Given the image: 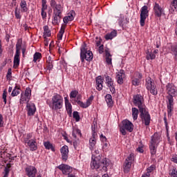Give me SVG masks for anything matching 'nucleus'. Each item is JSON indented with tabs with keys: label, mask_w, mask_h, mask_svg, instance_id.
Wrapping results in <instances>:
<instances>
[{
	"label": "nucleus",
	"mask_w": 177,
	"mask_h": 177,
	"mask_svg": "<svg viewBox=\"0 0 177 177\" xmlns=\"http://www.w3.org/2000/svg\"><path fill=\"white\" fill-rule=\"evenodd\" d=\"M44 147L47 150H51V151H55L56 150L55 149V147H53V145L50 143V142L47 141L44 143Z\"/></svg>",
	"instance_id": "obj_32"
},
{
	"label": "nucleus",
	"mask_w": 177,
	"mask_h": 177,
	"mask_svg": "<svg viewBox=\"0 0 177 177\" xmlns=\"http://www.w3.org/2000/svg\"><path fill=\"white\" fill-rule=\"evenodd\" d=\"M3 127V116L0 113V128Z\"/></svg>",
	"instance_id": "obj_57"
},
{
	"label": "nucleus",
	"mask_w": 177,
	"mask_h": 177,
	"mask_svg": "<svg viewBox=\"0 0 177 177\" xmlns=\"http://www.w3.org/2000/svg\"><path fill=\"white\" fill-rule=\"evenodd\" d=\"M68 21H70V19L68 18V17H64V23H65V24H67V23H68Z\"/></svg>",
	"instance_id": "obj_64"
},
{
	"label": "nucleus",
	"mask_w": 177,
	"mask_h": 177,
	"mask_svg": "<svg viewBox=\"0 0 177 177\" xmlns=\"http://www.w3.org/2000/svg\"><path fill=\"white\" fill-rule=\"evenodd\" d=\"M142 73L136 72L134 75L131 78V84L134 86H139L140 82L142 81Z\"/></svg>",
	"instance_id": "obj_14"
},
{
	"label": "nucleus",
	"mask_w": 177,
	"mask_h": 177,
	"mask_svg": "<svg viewBox=\"0 0 177 177\" xmlns=\"http://www.w3.org/2000/svg\"><path fill=\"white\" fill-rule=\"evenodd\" d=\"M117 37V30H113L110 33H108L105 35V39L109 41V39H113V38Z\"/></svg>",
	"instance_id": "obj_28"
},
{
	"label": "nucleus",
	"mask_w": 177,
	"mask_h": 177,
	"mask_svg": "<svg viewBox=\"0 0 177 177\" xmlns=\"http://www.w3.org/2000/svg\"><path fill=\"white\" fill-rule=\"evenodd\" d=\"M98 52L100 54H102V53H103V52H104V48L103 44H102L101 46H99Z\"/></svg>",
	"instance_id": "obj_59"
},
{
	"label": "nucleus",
	"mask_w": 177,
	"mask_h": 177,
	"mask_svg": "<svg viewBox=\"0 0 177 177\" xmlns=\"http://www.w3.org/2000/svg\"><path fill=\"white\" fill-rule=\"evenodd\" d=\"M20 6L21 8V12H26L27 10H28V8H27V3L26 2V0H21L20 3Z\"/></svg>",
	"instance_id": "obj_35"
},
{
	"label": "nucleus",
	"mask_w": 177,
	"mask_h": 177,
	"mask_svg": "<svg viewBox=\"0 0 177 177\" xmlns=\"http://www.w3.org/2000/svg\"><path fill=\"white\" fill-rule=\"evenodd\" d=\"M51 35V32H50V30H46L44 32V38H46V37H50Z\"/></svg>",
	"instance_id": "obj_55"
},
{
	"label": "nucleus",
	"mask_w": 177,
	"mask_h": 177,
	"mask_svg": "<svg viewBox=\"0 0 177 177\" xmlns=\"http://www.w3.org/2000/svg\"><path fill=\"white\" fill-rule=\"evenodd\" d=\"M8 94V92H6V91H4L3 93V100L5 103V104H6V95Z\"/></svg>",
	"instance_id": "obj_58"
},
{
	"label": "nucleus",
	"mask_w": 177,
	"mask_h": 177,
	"mask_svg": "<svg viewBox=\"0 0 177 177\" xmlns=\"http://www.w3.org/2000/svg\"><path fill=\"white\" fill-rule=\"evenodd\" d=\"M164 122H165V125L166 127V129L168 130V122H167V117L165 116L163 118Z\"/></svg>",
	"instance_id": "obj_62"
},
{
	"label": "nucleus",
	"mask_w": 177,
	"mask_h": 177,
	"mask_svg": "<svg viewBox=\"0 0 177 177\" xmlns=\"http://www.w3.org/2000/svg\"><path fill=\"white\" fill-rule=\"evenodd\" d=\"M25 171L28 177H35L37 175V168L34 166H28L26 167Z\"/></svg>",
	"instance_id": "obj_16"
},
{
	"label": "nucleus",
	"mask_w": 177,
	"mask_h": 177,
	"mask_svg": "<svg viewBox=\"0 0 177 177\" xmlns=\"http://www.w3.org/2000/svg\"><path fill=\"white\" fill-rule=\"evenodd\" d=\"M23 93L27 96V98L31 99V88H30V87H27L25 90V93Z\"/></svg>",
	"instance_id": "obj_41"
},
{
	"label": "nucleus",
	"mask_w": 177,
	"mask_h": 177,
	"mask_svg": "<svg viewBox=\"0 0 177 177\" xmlns=\"http://www.w3.org/2000/svg\"><path fill=\"white\" fill-rule=\"evenodd\" d=\"M139 112L142 124L146 127H149L151 121V117L150 116V113H149V110L147 108H144L143 109H140Z\"/></svg>",
	"instance_id": "obj_6"
},
{
	"label": "nucleus",
	"mask_w": 177,
	"mask_h": 177,
	"mask_svg": "<svg viewBox=\"0 0 177 177\" xmlns=\"http://www.w3.org/2000/svg\"><path fill=\"white\" fill-rule=\"evenodd\" d=\"M64 30H66V26H62L61 29L57 35L58 39H62L63 35L64 34Z\"/></svg>",
	"instance_id": "obj_38"
},
{
	"label": "nucleus",
	"mask_w": 177,
	"mask_h": 177,
	"mask_svg": "<svg viewBox=\"0 0 177 177\" xmlns=\"http://www.w3.org/2000/svg\"><path fill=\"white\" fill-rule=\"evenodd\" d=\"M100 138L102 142H106L107 140V138H106V136H103V134H101Z\"/></svg>",
	"instance_id": "obj_61"
},
{
	"label": "nucleus",
	"mask_w": 177,
	"mask_h": 177,
	"mask_svg": "<svg viewBox=\"0 0 177 177\" xmlns=\"http://www.w3.org/2000/svg\"><path fill=\"white\" fill-rule=\"evenodd\" d=\"M154 170V167L151 166L147 168V172L145 174V175H150L151 172H153V171Z\"/></svg>",
	"instance_id": "obj_54"
},
{
	"label": "nucleus",
	"mask_w": 177,
	"mask_h": 177,
	"mask_svg": "<svg viewBox=\"0 0 177 177\" xmlns=\"http://www.w3.org/2000/svg\"><path fill=\"white\" fill-rule=\"evenodd\" d=\"M157 145L149 143V150L151 156H155L156 153H157Z\"/></svg>",
	"instance_id": "obj_30"
},
{
	"label": "nucleus",
	"mask_w": 177,
	"mask_h": 177,
	"mask_svg": "<svg viewBox=\"0 0 177 177\" xmlns=\"http://www.w3.org/2000/svg\"><path fill=\"white\" fill-rule=\"evenodd\" d=\"M74 16H75V12L74 10L71 11V12L68 15L67 17L71 21L74 20Z\"/></svg>",
	"instance_id": "obj_44"
},
{
	"label": "nucleus",
	"mask_w": 177,
	"mask_h": 177,
	"mask_svg": "<svg viewBox=\"0 0 177 177\" xmlns=\"http://www.w3.org/2000/svg\"><path fill=\"white\" fill-rule=\"evenodd\" d=\"M120 131L122 135L125 136V135H127V131H128V132H132V131H133V124L128 120H124L122 122V127H120Z\"/></svg>",
	"instance_id": "obj_7"
},
{
	"label": "nucleus",
	"mask_w": 177,
	"mask_h": 177,
	"mask_svg": "<svg viewBox=\"0 0 177 177\" xmlns=\"http://www.w3.org/2000/svg\"><path fill=\"white\" fill-rule=\"evenodd\" d=\"M171 55H174L175 57L177 56V45H173L170 48Z\"/></svg>",
	"instance_id": "obj_40"
},
{
	"label": "nucleus",
	"mask_w": 177,
	"mask_h": 177,
	"mask_svg": "<svg viewBox=\"0 0 177 177\" xmlns=\"http://www.w3.org/2000/svg\"><path fill=\"white\" fill-rule=\"evenodd\" d=\"M20 64V53H15L14 57V66H19Z\"/></svg>",
	"instance_id": "obj_31"
},
{
	"label": "nucleus",
	"mask_w": 177,
	"mask_h": 177,
	"mask_svg": "<svg viewBox=\"0 0 177 177\" xmlns=\"http://www.w3.org/2000/svg\"><path fill=\"white\" fill-rule=\"evenodd\" d=\"M52 62H55V60L52 59V57L51 56H49L47 59H46V63L47 64L48 63H51Z\"/></svg>",
	"instance_id": "obj_63"
},
{
	"label": "nucleus",
	"mask_w": 177,
	"mask_h": 177,
	"mask_svg": "<svg viewBox=\"0 0 177 177\" xmlns=\"http://www.w3.org/2000/svg\"><path fill=\"white\" fill-rule=\"evenodd\" d=\"M25 143L30 147L31 151H35L38 147L37 146V142L34 140H25Z\"/></svg>",
	"instance_id": "obj_22"
},
{
	"label": "nucleus",
	"mask_w": 177,
	"mask_h": 177,
	"mask_svg": "<svg viewBox=\"0 0 177 177\" xmlns=\"http://www.w3.org/2000/svg\"><path fill=\"white\" fill-rule=\"evenodd\" d=\"M96 138H97V133H96L95 129L92 127V136L89 140V149L91 151L94 150L96 146Z\"/></svg>",
	"instance_id": "obj_12"
},
{
	"label": "nucleus",
	"mask_w": 177,
	"mask_h": 177,
	"mask_svg": "<svg viewBox=\"0 0 177 177\" xmlns=\"http://www.w3.org/2000/svg\"><path fill=\"white\" fill-rule=\"evenodd\" d=\"M124 77H125V73H124V71L121 70L116 75L118 84L120 85H122V84H124Z\"/></svg>",
	"instance_id": "obj_23"
},
{
	"label": "nucleus",
	"mask_w": 177,
	"mask_h": 177,
	"mask_svg": "<svg viewBox=\"0 0 177 177\" xmlns=\"http://www.w3.org/2000/svg\"><path fill=\"white\" fill-rule=\"evenodd\" d=\"M155 15L157 16V17H161L162 16V13H164V10H162V8L160 6V5L157 3H155V6L153 7Z\"/></svg>",
	"instance_id": "obj_21"
},
{
	"label": "nucleus",
	"mask_w": 177,
	"mask_h": 177,
	"mask_svg": "<svg viewBox=\"0 0 177 177\" xmlns=\"http://www.w3.org/2000/svg\"><path fill=\"white\" fill-rule=\"evenodd\" d=\"M63 97L59 94H55L51 99V107L52 110H60L63 107Z\"/></svg>",
	"instance_id": "obj_4"
},
{
	"label": "nucleus",
	"mask_w": 177,
	"mask_h": 177,
	"mask_svg": "<svg viewBox=\"0 0 177 177\" xmlns=\"http://www.w3.org/2000/svg\"><path fill=\"white\" fill-rule=\"evenodd\" d=\"M41 15L42 19L45 20V19H46V12H45V10H41Z\"/></svg>",
	"instance_id": "obj_60"
},
{
	"label": "nucleus",
	"mask_w": 177,
	"mask_h": 177,
	"mask_svg": "<svg viewBox=\"0 0 177 177\" xmlns=\"http://www.w3.org/2000/svg\"><path fill=\"white\" fill-rule=\"evenodd\" d=\"M80 59L82 63H84L85 60L91 62L93 59V54L91 50L86 49V44H84L80 48Z\"/></svg>",
	"instance_id": "obj_5"
},
{
	"label": "nucleus",
	"mask_w": 177,
	"mask_h": 177,
	"mask_svg": "<svg viewBox=\"0 0 177 177\" xmlns=\"http://www.w3.org/2000/svg\"><path fill=\"white\" fill-rule=\"evenodd\" d=\"M146 57L147 60H154V59H156V55L152 52L147 51Z\"/></svg>",
	"instance_id": "obj_39"
},
{
	"label": "nucleus",
	"mask_w": 177,
	"mask_h": 177,
	"mask_svg": "<svg viewBox=\"0 0 177 177\" xmlns=\"http://www.w3.org/2000/svg\"><path fill=\"white\" fill-rule=\"evenodd\" d=\"M17 95H20V86L16 84L12 91L11 96H12V97H15V96H17Z\"/></svg>",
	"instance_id": "obj_29"
},
{
	"label": "nucleus",
	"mask_w": 177,
	"mask_h": 177,
	"mask_svg": "<svg viewBox=\"0 0 177 177\" xmlns=\"http://www.w3.org/2000/svg\"><path fill=\"white\" fill-rule=\"evenodd\" d=\"M57 168L62 171L63 175H69L73 172V167L68 165L62 164Z\"/></svg>",
	"instance_id": "obj_13"
},
{
	"label": "nucleus",
	"mask_w": 177,
	"mask_h": 177,
	"mask_svg": "<svg viewBox=\"0 0 177 177\" xmlns=\"http://www.w3.org/2000/svg\"><path fill=\"white\" fill-rule=\"evenodd\" d=\"M28 115L31 116L35 114L37 111V108L35 107V104L34 103H28L26 105Z\"/></svg>",
	"instance_id": "obj_19"
},
{
	"label": "nucleus",
	"mask_w": 177,
	"mask_h": 177,
	"mask_svg": "<svg viewBox=\"0 0 177 177\" xmlns=\"http://www.w3.org/2000/svg\"><path fill=\"white\" fill-rule=\"evenodd\" d=\"M105 59H106V63L108 64V66H112V59H111V54H110V51H109V49L105 50Z\"/></svg>",
	"instance_id": "obj_26"
},
{
	"label": "nucleus",
	"mask_w": 177,
	"mask_h": 177,
	"mask_svg": "<svg viewBox=\"0 0 177 177\" xmlns=\"http://www.w3.org/2000/svg\"><path fill=\"white\" fill-rule=\"evenodd\" d=\"M149 7L147 6H144L141 8L140 10V24L141 27H145V23L146 21V19L149 17Z\"/></svg>",
	"instance_id": "obj_10"
},
{
	"label": "nucleus",
	"mask_w": 177,
	"mask_h": 177,
	"mask_svg": "<svg viewBox=\"0 0 177 177\" xmlns=\"http://www.w3.org/2000/svg\"><path fill=\"white\" fill-rule=\"evenodd\" d=\"M171 12H176L177 10V0H173L171 5Z\"/></svg>",
	"instance_id": "obj_37"
},
{
	"label": "nucleus",
	"mask_w": 177,
	"mask_h": 177,
	"mask_svg": "<svg viewBox=\"0 0 177 177\" xmlns=\"http://www.w3.org/2000/svg\"><path fill=\"white\" fill-rule=\"evenodd\" d=\"M105 81L106 86L109 88L111 93H115V86H114V81H113V79L111 78L110 76L106 75L105 76Z\"/></svg>",
	"instance_id": "obj_15"
},
{
	"label": "nucleus",
	"mask_w": 177,
	"mask_h": 177,
	"mask_svg": "<svg viewBox=\"0 0 177 177\" xmlns=\"http://www.w3.org/2000/svg\"><path fill=\"white\" fill-rule=\"evenodd\" d=\"M41 57H42V55L40 53H35L33 55V62L36 63L37 60H38V59H41Z\"/></svg>",
	"instance_id": "obj_42"
},
{
	"label": "nucleus",
	"mask_w": 177,
	"mask_h": 177,
	"mask_svg": "<svg viewBox=\"0 0 177 177\" xmlns=\"http://www.w3.org/2000/svg\"><path fill=\"white\" fill-rule=\"evenodd\" d=\"M147 89L151 93V95H157L158 92L157 91V87L156 86V84L154 83V80L151 77H147L146 79L145 84Z\"/></svg>",
	"instance_id": "obj_9"
},
{
	"label": "nucleus",
	"mask_w": 177,
	"mask_h": 177,
	"mask_svg": "<svg viewBox=\"0 0 177 177\" xmlns=\"http://www.w3.org/2000/svg\"><path fill=\"white\" fill-rule=\"evenodd\" d=\"M166 99L167 100V115L171 117L172 115V111H174V97L177 96V88L173 83H168L166 85Z\"/></svg>",
	"instance_id": "obj_1"
},
{
	"label": "nucleus",
	"mask_w": 177,
	"mask_h": 177,
	"mask_svg": "<svg viewBox=\"0 0 177 177\" xmlns=\"http://www.w3.org/2000/svg\"><path fill=\"white\" fill-rule=\"evenodd\" d=\"M7 80H10L12 78V68H8V73L6 75Z\"/></svg>",
	"instance_id": "obj_50"
},
{
	"label": "nucleus",
	"mask_w": 177,
	"mask_h": 177,
	"mask_svg": "<svg viewBox=\"0 0 177 177\" xmlns=\"http://www.w3.org/2000/svg\"><path fill=\"white\" fill-rule=\"evenodd\" d=\"M118 24L120 27H124V17L118 19Z\"/></svg>",
	"instance_id": "obj_52"
},
{
	"label": "nucleus",
	"mask_w": 177,
	"mask_h": 177,
	"mask_svg": "<svg viewBox=\"0 0 177 177\" xmlns=\"http://www.w3.org/2000/svg\"><path fill=\"white\" fill-rule=\"evenodd\" d=\"M171 161L174 162V164H177V155H173Z\"/></svg>",
	"instance_id": "obj_56"
},
{
	"label": "nucleus",
	"mask_w": 177,
	"mask_h": 177,
	"mask_svg": "<svg viewBox=\"0 0 177 177\" xmlns=\"http://www.w3.org/2000/svg\"><path fill=\"white\" fill-rule=\"evenodd\" d=\"M9 167H6L4 169L3 177H8L9 176Z\"/></svg>",
	"instance_id": "obj_51"
},
{
	"label": "nucleus",
	"mask_w": 177,
	"mask_h": 177,
	"mask_svg": "<svg viewBox=\"0 0 177 177\" xmlns=\"http://www.w3.org/2000/svg\"><path fill=\"white\" fill-rule=\"evenodd\" d=\"M133 162V153H131L125 160L123 165V171L124 174H128L131 171L132 162Z\"/></svg>",
	"instance_id": "obj_11"
},
{
	"label": "nucleus",
	"mask_w": 177,
	"mask_h": 177,
	"mask_svg": "<svg viewBox=\"0 0 177 177\" xmlns=\"http://www.w3.org/2000/svg\"><path fill=\"white\" fill-rule=\"evenodd\" d=\"M169 175L171 177H177L176 169H172L171 170H170Z\"/></svg>",
	"instance_id": "obj_46"
},
{
	"label": "nucleus",
	"mask_w": 177,
	"mask_h": 177,
	"mask_svg": "<svg viewBox=\"0 0 177 177\" xmlns=\"http://www.w3.org/2000/svg\"><path fill=\"white\" fill-rule=\"evenodd\" d=\"M77 135H78V136H81V130L80 129H76V130L73 131L72 136L75 139H77Z\"/></svg>",
	"instance_id": "obj_43"
},
{
	"label": "nucleus",
	"mask_w": 177,
	"mask_h": 177,
	"mask_svg": "<svg viewBox=\"0 0 177 177\" xmlns=\"http://www.w3.org/2000/svg\"><path fill=\"white\" fill-rule=\"evenodd\" d=\"M73 118H75V120L77 122H78V121H80V113H78V111L73 112Z\"/></svg>",
	"instance_id": "obj_47"
},
{
	"label": "nucleus",
	"mask_w": 177,
	"mask_h": 177,
	"mask_svg": "<svg viewBox=\"0 0 177 177\" xmlns=\"http://www.w3.org/2000/svg\"><path fill=\"white\" fill-rule=\"evenodd\" d=\"M64 100L66 110L69 117H71V115L73 114V106L71 105V103H70V102L68 101V98L67 97H64Z\"/></svg>",
	"instance_id": "obj_20"
},
{
	"label": "nucleus",
	"mask_w": 177,
	"mask_h": 177,
	"mask_svg": "<svg viewBox=\"0 0 177 177\" xmlns=\"http://www.w3.org/2000/svg\"><path fill=\"white\" fill-rule=\"evenodd\" d=\"M15 13L17 19H21V15H20V12L17 11V8H16Z\"/></svg>",
	"instance_id": "obj_53"
},
{
	"label": "nucleus",
	"mask_w": 177,
	"mask_h": 177,
	"mask_svg": "<svg viewBox=\"0 0 177 177\" xmlns=\"http://www.w3.org/2000/svg\"><path fill=\"white\" fill-rule=\"evenodd\" d=\"M133 103L138 107V110H143V109H146V105L145 104V100L143 97L139 94H137L133 97Z\"/></svg>",
	"instance_id": "obj_8"
},
{
	"label": "nucleus",
	"mask_w": 177,
	"mask_h": 177,
	"mask_svg": "<svg viewBox=\"0 0 177 177\" xmlns=\"http://www.w3.org/2000/svg\"><path fill=\"white\" fill-rule=\"evenodd\" d=\"M53 63L54 62H48V64H46L47 70H52L53 68Z\"/></svg>",
	"instance_id": "obj_49"
},
{
	"label": "nucleus",
	"mask_w": 177,
	"mask_h": 177,
	"mask_svg": "<svg viewBox=\"0 0 177 177\" xmlns=\"http://www.w3.org/2000/svg\"><path fill=\"white\" fill-rule=\"evenodd\" d=\"M22 44L23 41L21 40V39H19L16 44V53H20V49H21Z\"/></svg>",
	"instance_id": "obj_36"
},
{
	"label": "nucleus",
	"mask_w": 177,
	"mask_h": 177,
	"mask_svg": "<svg viewBox=\"0 0 177 177\" xmlns=\"http://www.w3.org/2000/svg\"><path fill=\"white\" fill-rule=\"evenodd\" d=\"M110 165L109 159L104 158L102 160H96L95 159L91 161V167L92 169H99L102 168L104 171H107V167Z\"/></svg>",
	"instance_id": "obj_3"
},
{
	"label": "nucleus",
	"mask_w": 177,
	"mask_h": 177,
	"mask_svg": "<svg viewBox=\"0 0 177 177\" xmlns=\"http://www.w3.org/2000/svg\"><path fill=\"white\" fill-rule=\"evenodd\" d=\"M62 161L68 160V146L64 145L60 149Z\"/></svg>",
	"instance_id": "obj_17"
},
{
	"label": "nucleus",
	"mask_w": 177,
	"mask_h": 177,
	"mask_svg": "<svg viewBox=\"0 0 177 177\" xmlns=\"http://www.w3.org/2000/svg\"><path fill=\"white\" fill-rule=\"evenodd\" d=\"M93 95H91L88 98L86 103H84L83 102L78 100L77 102V104L80 106V107H82V109H87V107H89L90 104H92V101L93 100Z\"/></svg>",
	"instance_id": "obj_18"
},
{
	"label": "nucleus",
	"mask_w": 177,
	"mask_h": 177,
	"mask_svg": "<svg viewBox=\"0 0 177 177\" xmlns=\"http://www.w3.org/2000/svg\"><path fill=\"white\" fill-rule=\"evenodd\" d=\"M105 100L108 107H113L114 102H113V97L110 94H107L105 96Z\"/></svg>",
	"instance_id": "obj_27"
},
{
	"label": "nucleus",
	"mask_w": 177,
	"mask_h": 177,
	"mask_svg": "<svg viewBox=\"0 0 177 177\" xmlns=\"http://www.w3.org/2000/svg\"><path fill=\"white\" fill-rule=\"evenodd\" d=\"M104 79L102 78V76H98L96 78V89L97 91H102L103 89V82Z\"/></svg>",
	"instance_id": "obj_25"
},
{
	"label": "nucleus",
	"mask_w": 177,
	"mask_h": 177,
	"mask_svg": "<svg viewBox=\"0 0 177 177\" xmlns=\"http://www.w3.org/2000/svg\"><path fill=\"white\" fill-rule=\"evenodd\" d=\"M77 95H78V91H76V90L72 91L70 93L71 99L77 97Z\"/></svg>",
	"instance_id": "obj_45"
},
{
	"label": "nucleus",
	"mask_w": 177,
	"mask_h": 177,
	"mask_svg": "<svg viewBox=\"0 0 177 177\" xmlns=\"http://www.w3.org/2000/svg\"><path fill=\"white\" fill-rule=\"evenodd\" d=\"M50 5L53 8V21L52 23L53 26L59 25L62 20V13H63V6L62 4L56 2V0H50Z\"/></svg>",
	"instance_id": "obj_2"
},
{
	"label": "nucleus",
	"mask_w": 177,
	"mask_h": 177,
	"mask_svg": "<svg viewBox=\"0 0 177 177\" xmlns=\"http://www.w3.org/2000/svg\"><path fill=\"white\" fill-rule=\"evenodd\" d=\"M160 134L158 133H154V134L151 137V141L149 143L158 145V143H160Z\"/></svg>",
	"instance_id": "obj_24"
},
{
	"label": "nucleus",
	"mask_w": 177,
	"mask_h": 177,
	"mask_svg": "<svg viewBox=\"0 0 177 177\" xmlns=\"http://www.w3.org/2000/svg\"><path fill=\"white\" fill-rule=\"evenodd\" d=\"M131 111L133 120L136 121V120H138V115H139V109L137 108H132Z\"/></svg>",
	"instance_id": "obj_33"
},
{
	"label": "nucleus",
	"mask_w": 177,
	"mask_h": 177,
	"mask_svg": "<svg viewBox=\"0 0 177 177\" xmlns=\"http://www.w3.org/2000/svg\"><path fill=\"white\" fill-rule=\"evenodd\" d=\"M41 10H46L48 9V5H46V0H41Z\"/></svg>",
	"instance_id": "obj_48"
},
{
	"label": "nucleus",
	"mask_w": 177,
	"mask_h": 177,
	"mask_svg": "<svg viewBox=\"0 0 177 177\" xmlns=\"http://www.w3.org/2000/svg\"><path fill=\"white\" fill-rule=\"evenodd\" d=\"M20 104H24L26 102L28 104V102H30V98H27V96L24 95L23 93H21V97H20Z\"/></svg>",
	"instance_id": "obj_34"
}]
</instances>
